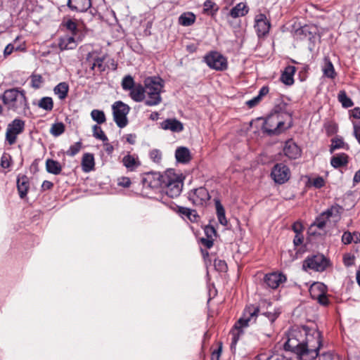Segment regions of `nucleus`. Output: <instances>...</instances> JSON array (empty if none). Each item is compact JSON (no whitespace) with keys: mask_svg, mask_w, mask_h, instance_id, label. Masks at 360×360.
<instances>
[{"mask_svg":"<svg viewBox=\"0 0 360 360\" xmlns=\"http://www.w3.org/2000/svg\"><path fill=\"white\" fill-rule=\"evenodd\" d=\"M322 346L321 333L316 328L306 326L293 327L286 333L283 345L285 351L295 353L298 360H314ZM266 360H293L291 357L276 354Z\"/></svg>","mask_w":360,"mask_h":360,"instance_id":"f257e3e1","label":"nucleus"},{"mask_svg":"<svg viewBox=\"0 0 360 360\" xmlns=\"http://www.w3.org/2000/svg\"><path fill=\"white\" fill-rule=\"evenodd\" d=\"M1 98L8 110L18 114L25 113L29 109L25 91L20 88L6 89L1 95Z\"/></svg>","mask_w":360,"mask_h":360,"instance_id":"f03ea898","label":"nucleus"},{"mask_svg":"<svg viewBox=\"0 0 360 360\" xmlns=\"http://www.w3.org/2000/svg\"><path fill=\"white\" fill-rule=\"evenodd\" d=\"M259 313V308L257 306L250 304L245 308L243 316L235 323L233 329L230 332L231 335V349L236 347L240 336L243 335V328L248 326L250 323H255Z\"/></svg>","mask_w":360,"mask_h":360,"instance_id":"7ed1b4c3","label":"nucleus"},{"mask_svg":"<svg viewBox=\"0 0 360 360\" xmlns=\"http://www.w3.org/2000/svg\"><path fill=\"white\" fill-rule=\"evenodd\" d=\"M162 88L163 80L160 77H148L145 79V92L148 96L145 104L147 106L157 105L161 102Z\"/></svg>","mask_w":360,"mask_h":360,"instance_id":"20e7f679","label":"nucleus"},{"mask_svg":"<svg viewBox=\"0 0 360 360\" xmlns=\"http://www.w3.org/2000/svg\"><path fill=\"white\" fill-rule=\"evenodd\" d=\"M183 182L175 174L167 172L163 174V180L160 187L161 192L170 198L178 197L182 191Z\"/></svg>","mask_w":360,"mask_h":360,"instance_id":"39448f33","label":"nucleus"},{"mask_svg":"<svg viewBox=\"0 0 360 360\" xmlns=\"http://www.w3.org/2000/svg\"><path fill=\"white\" fill-rule=\"evenodd\" d=\"M284 124L285 122L280 119V115L275 112L265 119L262 130L269 136L278 135L285 130ZM291 126L290 123L285 129H289Z\"/></svg>","mask_w":360,"mask_h":360,"instance_id":"423d86ee","label":"nucleus"},{"mask_svg":"<svg viewBox=\"0 0 360 360\" xmlns=\"http://www.w3.org/2000/svg\"><path fill=\"white\" fill-rule=\"evenodd\" d=\"M330 265V261L322 254L309 255L302 263V269L307 271L312 270L316 272L324 271Z\"/></svg>","mask_w":360,"mask_h":360,"instance_id":"0eeeda50","label":"nucleus"},{"mask_svg":"<svg viewBox=\"0 0 360 360\" xmlns=\"http://www.w3.org/2000/svg\"><path fill=\"white\" fill-rule=\"evenodd\" d=\"M113 120L120 128L125 127L128 124L127 115L130 108L121 101L115 102L112 105Z\"/></svg>","mask_w":360,"mask_h":360,"instance_id":"6e6552de","label":"nucleus"},{"mask_svg":"<svg viewBox=\"0 0 360 360\" xmlns=\"http://www.w3.org/2000/svg\"><path fill=\"white\" fill-rule=\"evenodd\" d=\"M204 61L211 69L223 71L227 69L228 62L225 56L217 51H211L204 57Z\"/></svg>","mask_w":360,"mask_h":360,"instance_id":"1a4fd4ad","label":"nucleus"},{"mask_svg":"<svg viewBox=\"0 0 360 360\" xmlns=\"http://www.w3.org/2000/svg\"><path fill=\"white\" fill-rule=\"evenodd\" d=\"M25 126V121L20 118L14 119L8 124L6 132V141L9 145H13L16 142L18 135L23 132Z\"/></svg>","mask_w":360,"mask_h":360,"instance_id":"9d476101","label":"nucleus"},{"mask_svg":"<svg viewBox=\"0 0 360 360\" xmlns=\"http://www.w3.org/2000/svg\"><path fill=\"white\" fill-rule=\"evenodd\" d=\"M309 291L311 297L317 300L321 305L328 306L329 304V300L327 297L328 288L324 283L315 282L310 286Z\"/></svg>","mask_w":360,"mask_h":360,"instance_id":"9b49d317","label":"nucleus"},{"mask_svg":"<svg viewBox=\"0 0 360 360\" xmlns=\"http://www.w3.org/2000/svg\"><path fill=\"white\" fill-rule=\"evenodd\" d=\"M188 199L195 206L203 207L207 205L210 195L205 187L200 186L191 190L188 193Z\"/></svg>","mask_w":360,"mask_h":360,"instance_id":"f8f14e48","label":"nucleus"},{"mask_svg":"<svg viewBox=\"0 0 360 360\" xmlns=\"http://www.w3.org/2000/svg\"><path fill=\"white\" fill-rule=\"evenodd\" d=\"M290 170L289 167L283 163H276L272 167L271 171V177L277 184H283L290 178Z\"/></svg>","mask_w":360,"mask_h":360,"instance_id":"ddd939ff","label":"nucleus"},{"mask_svg":"<svg viewBox=\"0 0 360 360\" xmlns=\"http://www.w3.org/2000/svg\"><path fill=\"white\" fill-rule=\"evenodd\" d=\"M270 22L264 13H259L255 18V29L259 37L265 36L269 32Z\"/></svg>","mask_w":360,"mask_h":360,"instance_id":"4468645a","label":"nucleus"},{"mask_svg":"<svg viewBox=\"0 0 360 360\" xmlns=\"http://www.w3.org/2000/svg\"><path fill=\"white\" fill-rule=\"evenodd\" d=\"M163 174L158 172H150L142 179L141 183L145 188H158L161 187Z\"/></svg>","mask_w":360,"mask_h":360,"instance_id":"2eb2a0df","label":"nucleus"},{"mask_svg":"<svg viewBox=\"0 0 360 360\" xmlns=\"http://www.w3.org/2000/svg\"><path fill=\"white\" fill-rule=\"evenodd\" d=\"M286 281V276L283 273L272 272L265 275L264 283L271 289H276L281 283Z\"/></svg>","mask_w":360,"mask_h":360,"instance_id":"dca6fc26","label":"nucleus"},{"mask_svg":"<svg viewBox=\"0 0 360 360\" xmlns=\"http://www.w3.org/2000/svg\"><path fill=\"white\" fill-rule=\"evenodd\" d=\"M82 39V36L65 35L59 39L58 47L61 51L73 49Z\"/></svg>","mask_w":360,"mask_h":360,"instance_id":"f3484780","label":"nucleus"},{"mask_svg":"<svg viewBox=\"0 0 360 360\" xmlns=\"http://www.w3.org/2000/svg\"><path fill=\"white\" fill-rule=\"evenodd\" d=\"M283 153L286 157L291 160H296L301 156V149L292 140H288L283 148Z\"/></svg>","mask_w":360,"mask_h":360,"instance_id":"a211bd4d","label":"nucleus"},{"mask_svg":"<svg viewBox=\"0 0 360 360\" xmlns=\"http://www.w3.org/2000/svg\"><path fill=\"white\" fill-rule=\"evenodd\" d=\"M67 6L75 12H86L91 6V0H68Z\"/></svg>","mask_w":360,"mask_h":360,"instance_id":"6ab92c4d","label":"nucleus"},{"mask_svg":"<svg viewBox=\"0 0 360 360\" xmlns=\"http://www.w3.org/2000/svg\"><path fill=\"white\" fill-rule=\"evenodd\" d=\"M30 188L29 178L26 175H18L17 178V188L19 196L24 199L27 194Z\"/></svg>","mask_w":360,"mask_h":360,"instance_id":"aec40b11","label":"nucleus"},{"mask_svg":"<svg viewBox=\"0 0 360 360\" xmlns=\"http://www.w3.org/2000/svg\"><path fill=\"white\" fill-rule=\"evenodd\" d=\"M161 128L173 132H181L184 129L183 124L176 119H167L160 124Z\"/></svg>","mask_w":360,"mask_h":360,"instance_id":"412c9836","label":"nucleus"},{"mask_svg":"<svg viewBox=\"0 0 360 360\" xmlns=\"http://www.w3.org/2000/svg\"><path fill=\"white\" fill-rule=\"evenodd\" d=\"M296 68L292 65H288L285 68L281 75V81L285 85L291 86L294 84V75Z\"/></svg>","mask_w":360,"mask_h":360,"instance_id":"4be33fe9","label":"nucleus"},{"mask_svg":"<svg viewBox=\"0 0 360 360\" xmlns=\"http://www.w3.org/2000/svg\"><path fill=\"white\" fill-rule=\"evenodd\" d=\"M349 161V156L345 153H337L330 158V165L335 169L346 166Z\"/></svg>","mask_w":360,"mask_h":360,"instance_id":"5701e85b","label":"nucleus"},{"mask_svg":"<svg viewBox=\"0 0 360 360\" xmlns=\"http://www.w3.org/2000/svg\"><path fill=\"white\" fill-rule=\"evenodd\" d=\"M175 158L178 162L188 163L191 159L190 150L186 147H179L175 151Z\"/></svg>","mask_w":360,"mask_h":360,"instance_id":"b1692460","label":"nucleus"},{"mask_svg":"<svg viewBox=\"0 0 360 360\" xmlns=\"http://www.w3.org/2000/svg\"><path fill=\"white\" fill-rule=\"evenodd\" d=\"M62 25L68 31L71 32L72 35L82 36V37H84V34L78 28L77 22L72 19H64L63 20Z\"/></svg>","mask_w":360,"mask_h":360,"instance_id":"393cba45","label":"nucleus"},{"mask_svg":"<svg viewBox=\"0 0 360 360\" xmlns=\"http://www.w3.org/2000/svg\"><path fill=\"white\" fill-rule=\"evenodd\" d=\"M215 208H216V214L217 217V219L220 224L226 226L228 224V220L226 219L225 214V209L221 201L218 198H215L214 200Z\"/></svg>","mask_w":360,"mask_h":360,"instance_id":"a878e982","label":"nucleus"},{"mask_svg":"<svg viewBox=\"0 0 360 360\" xmlns=\"http://www.w3.org/2000/svg\"><path fill=\"white\" fill-rule=\"evenodd\" d=\"M95 166L94 157L91 153H84L82 159V168L83 172H89L94 170Z\"/></svg>","mask_w":360,"mask_h":360,"instance_id":"bb28decb","label":"nucleus"},{"mask_svg":"<svg viewBox=\"0 0 360 360\" xmlns=\"http://www.w3.org/2000/svg\"><path fill=\"white\" fill-rule=\"evenodd\" d=\"M122 163L129 171H134L141 165L138 158L130 154H127L123 157Z\"/></svg>","mask_w":360,"mask_h":360,"instance_id":"cd10ccee","label":"nucleus"},{"mask_svg":"<svg viewBox=\"0 0 360 360\" xmlns=\"http://www.w3.org/2000/svg\"><path fill=\"white\" fill-rule=\"evenodd\" d=\"M145 88L139 84L130 91L129 95L134 101L141 102L145 98Z\"/></svg>","mask_w":360,"mask_h":360,"instance_id":"c85d7f7f","label":"nucleus"},{"mask_svg":"<svg viewBox=\"0 0 360 360\" xmlns=\"http://www.w3.org/2000/svg\"><path fill=\"white\" fill-rule=\"evenodd\" d=\"M248 6L243 3H238L230 11V15L233 18L245 16L248 13Z\"/></svg>","mask_w":360,"mask_h":360,"instance_id":"c756f323","label":"nucleus"},{"mask_svg":"<svg viewBox=\"0 0 360 360\" xmlns=\"http://www.w3.org/2000/svg\"><path fill=\"white\" fill-rule=\"evenodd\" d=\"M46 169L48 173L54 175L60 174L62 171V166L59 162L53 159H47L46 161Z\"/></svg>","mask_w":360,"mask_h":360,"instance_id":"7c9ffc66","label":"nucleus"},{"mask_svg":"<svg viewBox=\"0 0 360 360\" xmlns=\"http://www.w3.org/2000/svg\"><path fill=\"white\" fill-rule=\"evenodd\" d=\"M178 212L182 217H186L191 222H195L199 218V215L195 210H191L188 207H178Z\"/></svg>","mask_w":360,"mask_h":360,"instance_id":"2f4dec72","label":"nucleus"},{"mask_svg":"<svg viewBox=\"0 0 360 360\" xmlns=\"http://www.w3.org/2000/svg\"><path fill=\"white\" fill-rule=\"evenodd\" d=\"M53 91L58 98L63 101L68 96L69 91V85L66 82H60L54 87Z\"/></svg>","mask_w":360,"mask_h":360,"instance_id":"473e14b6","label":"nucleus"},{"mask_svg":"<svg viewBox=\"0 0 360 360\" xmlns=\"http://www.w3.org/2000/svg\"><path fill=\"white\" fill-rule=\"evenodd\" d=\"M340 148L347 150H349V146L347 143L344 141L343 139L341 137H335L332 139L329 149L330 153H333L335 150Z\"/></svg>","mask_w":360,"mask_h":360,"instance_id":"72a5a7b5","label":"nucleus"},{"mask_svg":"<svg viewBox=\"0 0 360 360\" xmlns=\"http://www.w3.org/2000/svg\"><path fill=\"white\" fill-rule=\"evenodd\" d=\"M195 15L191 12L182 13L179 18V22L183 26H190L195 22Z\"/></svg>","mask_w":360,"mask_h":360,"instance_id":"f704fd0d","label":"nucleus"},{"mask_svg":"<svg viewBox=\"0 0 360 360\" xmlns=\"http://www.w3.org/2000/svg\"><path fill=\"white\" fill-rule=\"evenodd\" d=\"M323 75L330 79H334L336 76L334 66L329 59L325 60V65L323 68Z\"/></svg>","mask_w":360,"mask_h":360,"instance_id":"c9c22d12","label":"nucleus"},{"mask_svg":"<svg viewBox=\"0 0 360 360\" xmlns=\"http://www.w3.org/2000/svg\"><path fill=\"white\" fill-rule=\"evenodd\" d=\"M219 10V7L215 2L212 0H206L203 3V13L214 15Z\"/></svg>","mask_w":360,"mask_h":360,"instance_id":"e433bc0d","label":"nucleus"},{"mask_svg":"<svg viewBox=\"0 0 360 360\" xmlns=\"http://www.w3.org/2000/svg\"><path fill=\"white\" fill-rule=\"evenodd\" d=\"M342 210V207L338 205H335L328 208L322 213V216H326V219H328L333 216H339Z\"/></svg>","mask_w":360,"mask_h":360,"instance_id":"4c0bfd02","label":"nucleus"},{"mask_svg":"<svg viewBox=\"0 0 360 360\" xmlns=\"http://www.w3.org/2000/svg\"><path fill=\"white\" fill-rule=\"evenodd\" d=\"M338 98L341 103L342 107L347 108L353 106L354 103L350 98H349L345 91H340L338 94Z\"/></svg>","mask_w":360,"mask_h":360,"instance_id":"58836bf2","label":"nucleus"},{"mask_svg":"<svg viewBox=\"0 0 360 360\" xmlns=\"http://www.w3.org/2000/svg\"><path fill=\"white\" fill-rule=\"evenodd\" d=\"M38 105L43 110L51 111L53 108V99L48 96L43 97L39 100Z\"/></svg>","mask_w":360,"mask_h":360,"instance_id":"ea45409f","label":"nucleus"},{"mask_svg":"<svg viewBox=\"0 0 360 360\" xmlns=\"http://www.w3.org/2000/svg\"><path fill=\"white\" fill-rule=\"evenodd\" d=\"M91 117L92 120L96 122L98 124L105 122V115L103 110L94 109L91 112Z\"/></svg>","mask_w":360,"mask_h":360,"instance_id":"a19ab883","label":"nucleus"},{"mask_svg":"<svg viewBox=\"0 0 360 360\" xmlns=\"http://www.w3.org/2000/svg\"><path fill=\"white\" fill-rule=\"evenodd\" d=\"M65 131V125L62 122H56L52 124L50 133L53 136H59Z\"/></svg>","mask_w":360,"mask_h":360,"instance_id":"79ce46f5","label":"nucleus"},{"mask_svg":"<svg viewBox=\"0 0 360 360\" xmlns=\"http://www.w3.org/2000/svg\"><path fill=\"white\" fill-rule=\"evenodd\" d=\"M105 58L104 57H94L92 58V63L91 66V69L94 70L96 68H98L100 72L105 71V67L103 65Z\"/></svg>","mask_w":360,"mask_h":360,"instance_id":"37998d69","label":"nucleus"},{"mask_svg":"<svg viewBox=\"0 0 360 360\" xmlns=\"http://www.w3.org/2000/svg\"><path fill=\"white\" fill-rule=\"evenodd\" d=\"M93 136L99 140H101L103 142L108 141V139L102 130L101 127L98 124H95L93 126Z\"/></svg>","mask_w":360,"mask_h":360,"instance_id":"c03bdc74","label":"nucleus"},{"mask_svg":"<svg viewBox=\"0 0 360 360\" xmlns=\"http://www.w3.org/2000/svg\"><path fill=\"white\" fill-rule=\"evenodd\" d=\"M135 86L134 80L131 75H126L123 78L122 82V87L124 90L131 91Z\"/></svg>","mask_w":360,"mask_h":360,"instance_id":"a18cd8bd","label":"nucleus"},{"mask_svg":"<svg viewBox=\"0 0 360 360\" xmlns=\"http://www.w3.org/2000/svg\"><path fill=\"white\" fill-rule=\"evenodd\" d=\"M82 148V142L77 141L73 145H71L69 149L65 152L66 155L68 156H75L77 155Z\"/></svg>","mask_w":360,"mask_h":360,"instance_id":"49530a36","label":"nucleus"},{"mask_svg":"<svg viewBox=\"0 0 360 360\" xmlns=\"http://www.w3.org/2000/svg\"><path fill=\"white\" fill-rule=\"evenodd\" d=\"M214 266L217 271L224 272L227 269V264L224 260L215 259L214 261Z\"/></svg>","mask_w":360,"mask_h":360,"instance_id":"de8ad7c7","label":"nucleus"},{"mask_svg":"<svg viewBox=\"0 0 360 360\" xmlns=\"http://www.w3.org/2000/svg\"><path fill=\"white\" fill-rule=\"evenodd\" d=\"M149 156L154 162H159L162 159V153L158 149H153L150 151Z\"/></svg>","mask_w":360,"mask_h":360,"instance_id":"09e8293b","label":"nucleus"},{"mask_svg":"<svg viewBox=\"0 0 360 360\" xmlns=\"http://www.w3.org/2000/svg\"><path fill=\"white\" fill-rule=\"evenodd\" d=\"M204 232L206 236V238H214L217 236V231L211 225L205 226L204 229Z\"/></svg>","mask_w":360,"mask_h":360,"instance_id":"8fccbe9b","label":"nucleus"},{"mask_svg":"<svg viewBox=\"0 0 360 360\" xmlns=\"http://www.w3.org/2000/svg\"><path fill=\"white\" fill-rule=\"evenodd\" d=\"M20 47H15L12 43L8 44L4 50V57L6 58L10 56L15 50L18 51Z\"/></svg>","mask_w":360,"mask_h":360,"instance_id":"3c124183","label":"nucleus"},{"mask_svg":"<svg viewBox=\"0 0 360 360\" xmlns=\"http://www.w3.org/2000/svg\"><path fill=\"white\" fill-rule=\"evenodd\" d=\"M354 241L352 233L349 231H345L342 236V242L345 245H349Z\"/></svg>","mask_w":360,"mask_h":360,"instance_id":"603ef678","label":"nucleus"},{"mask_svg":"<svg viewBox=\"0 0 360 360\" xmlns=\"http://www.w3.org/2000/svg\"><path fill=\"white\" fill-rule=\"evenodd\" d=\"M279 314L280 312L276 311H274V312L268 311L262 314V315L269 319L271 323H273L277 319Z\"/></svg>","mask_w":360,"mask_h":360,"instance_id":"864d4df0","label":"nucleus"},{"mask_svg":"<svg viewBox=\"0 0 360 360\" xmlns=\"http://www.w3.org/2000/svg\"><path fill=\"white\" fill-rule=\"evenodd\" d=\"M354 131L353 134L360 144V120L358 122H353Z\"/></svg>","mask_w":360,"mask_h":360,"instance_id":"5fc2aeb1","label":"nucleus"},{"mask_svg":"<svg viewBox=\"0 0 360 360\" xmlns=\"http://www.w3.org/2000/svg\"><path fill=\"white\" fill-rule=\"evenodd\" d=\"M42 78L41 75H32L31 79V85L35 89H38L41 83Z\"/></svg>","mask_w":360,"mask_h":360,"instance_id":"6e6d98bb","label":"nucleus"},{"mask_svg":"<svg viewBox=\"0 0 360 360\" xmlns=\"http://www.w3.org/2000/svg\"><path fill=\"white\" fill-rule=\"evenodd\" d=\"M11 156L8 154H4L1 158V166L3 168H8L11 166Z\"/></svg>","mask_w":360,"mask_h":360,"instance_id":"4d7b16f0","label":"nucleus"},{"mask_svg":"<svg viewBox=\"0 0 360 360\" xmlns=\"http://www.w3.org/2000/svg\"><path fill=\"white\" fill-rule=\"evenodd\" d=\"M131 184V180L129 177H122L118 180V185L124 187L128 188Z\"/></svg>","mask_w":360,"mask_h":360,"instance_id":"13d9d810","label":"nucleus"},{"mask_svg":"<svg viewBox=\"0 0 360 360\" xmlns=\"http://www.w3.org/2000/svg\"><path fill=\"white\" fill-rule=\"evenodd\" d=\"M200 241L202 244L208 249L211 248L214 244V238H202L200 239Z\"/></svg>","mask_w":360,"mask_h":360,"instance_id":"bf43d9fd","label":"nucleus"},{"mask_svg":"<svg viewBox=\"0 0 360 360\" xmlns=\"http://www.w3.org/2000/svg\"><path fill=\"white\" fill-rule=\"evenodd\" d=\"M326 216H322V214L316 218V225L319 229H323L325 227L326 221Z\"/></svg>","mask_w":360,"mask_h":360,"instance_id":"052dcab7","label":"nucleus"},{"mask_svg":"<svg viewBox=\"0 0 360 360\" xmlns=\"http://www.w3.org/2000/svg\"><path fill=\"white\" fill-rule=\"evenodd\" d=\"M313 186L317 188H320L324 186V180L321 176L315 178L313 181Z\"/></svg>","mask_w":360,"mask_h":360,"instance_id":"680f3d73","label":"nucleus"},{"mask_svg":"<svg viewBox=\"0 0 360 360\" xmlns=\"http://www.w3.org/2000/svg\"><path fill=\"white\" fill-rule=\"evenodd\" d=\"M292 230L296 234H300L303 230V226L300 222H295L292 224Z\"/></svg>","mask_w":360,"mask_h":360,"instance_id":"e2e57ef3","label":"nucleus"},{"mask_svg":"<svg viewBox=\"0 0 360 360\" xmlns=\"http://www.w3.org/2000/svg\"><path fill=\"white\" fill-rule=\"evenodd\" d=\"M261 101V99L257 96L254 98H252V99L246 102V104L248 105V106L249 108H253L254 106H255L259 101Z\"/></svg>","mask_w":360,"mask_h":360,"instance_id":"0e129e2a","label":"nucleus"},{"mask_svg":"<svg viewBox=\"0 0 360 360\" xmlns=\"http://www.w3.org/2000/svg\"><path fill=\"white\" fill-rule=\"evenodd\" d=\"M221 352V347L217 349H214L211 355V360H219V357Z\"/></svg>","mask_w":360,"mask_h":360,"instance_id":"69168bd1","label":"nucleus"},{"mask_svg":"<svg viewBox=\"0 0 360 360\" xmlns=\"http://www.w3.org/2000/svg\"><path fill=\"white\" fill-rule=\"evenodd\" d=\"M269 91V89L267 86H263L259 91L257 96L262 99V98L266 96Z\"/></svg>","mask_w":360,"mask_h":360,"instance_id":"338daca9","label":"nucleus"},{"mask_svg":"<svg viewBox=\"0 0 360 360\" xmlns=\"http://www.w3.org/2000/svg\"><path fill=\"white\" fill-rule=\"evenodd\" d=\"M351 116L356 119H360V108H354L351 112Z\"/></svg>","mask_w":360,"mask_h":360,"instance_id":"774afa93","label":"nucleus"}]
</instances>
